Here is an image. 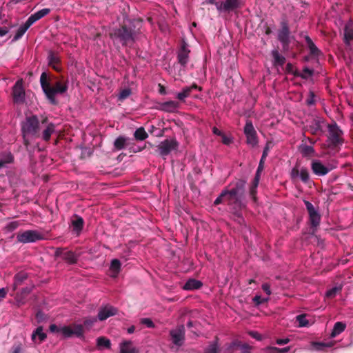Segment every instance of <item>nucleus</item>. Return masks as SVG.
<instances>
[{
    "instance_id": "obj_8",
    "label": "nucleus",
    "mask_w": 353,
    "mask_h": 353,
    "mask_svg": "<svg viewBox=\"0 0 353 353\" xmlns=\"http://www.w3.org/2000/svg\"><path fill=\"white\" fill-rule=\"evenodd\" d=\"M178 145V142L175 139H165L157 145V148L159 154L165 157L168 155L172 151L176 150Z\"/></svg>"
},
{
    "instance_id": "obj_22",
    "label": "nucleus",
    "mask_w": 353,
    "mask_h": 353,
    "mask_svg": "<svg viewBox=\"0 0 353 353\" xmlns=\"http://www.w3.org/2000/svg\"><path fill=\"white\" fill-rule=\"evenodd\" d=\"M189 53L190 50L188 49L186 43H183L178 54L179 62L181 65H185L188 63Z\"/></svg>"
},
{
    "instance_id": "obj_34",
    "label": "nucleus",
    "mask_w": 353,
    "mask_h": 353,
    "mask_svg": "<svg viewBox=\"0 0 353 353\" xmlns=\"http://www.w3.org/2000/svg\"><path fill=\"white\" fill-rule=\"evenodd\" d=\"M30 26H31L29 25L28 22L26 21L24 24L18 28L16 34L14 37V40H18L20 39Z\"/></svg>"
},
{
    "instance_id": "obj_16",
    "label": "nucleus",
    "mask_w": 353,
    "mask_h": 353,
    "mask_svg": "<svg viewBox=\"0 0 353 353\" xmlns=\"http://www.w3.org/2000/svg\"><path fill=\"white\" fill-rule=\"evenodd\" d=\"M118 310L111 305H105L100 308L97 317L100 321H104L108 318L114 316L117 314Z\"/></svg>"
},
{
    "instance_id": "obj_45",
    "label": "nucleus",
    "mask_w": 353,
    "mask_h": 353,
    "mask_svg": "<svg viewBox=\"0 0 353 353\" xmlns=\"http://www.w3.org/2000/svg\"><path fill=\"white\" fill-rule=\"evenodd\" d=\"M296 321L299 323V327H305L308 325L309 322L306 319L305 314H299L296 317Z\"/></svg>"
},
{
    "instance_id": "obj_24",
    "label": "nucleus",
    "mask_w": 353,
    "mask_h": 353,
    "mask_svg": "<svg viewBox=\"0 0 353 353\" xmlns=\"http://www.w3.org/2000/svg\"><path fill=\"white\" fill-rule=\"evenodd\" d=\"M203 283L200 281L194 279H190L184 284L183 289L185 290H198L202 286Z\"/></svg>"
},
{
    "instance_id": "obj_15",
    "label": "nucleus",
    "mask_w": 353,
    "mask_h": 353,
    "mask_svg": "<svg viewBox=\"0 0 353 353\" xmlns=\"http://www.w3.org/2000/svg\"><path fill=\"white\" fill-rule=\"evenodd\" d=\"M12 95L14 102L21 103L23 101L25 98V92L23 88V83L21 80L17 81L15 85H14Z\"/></svg>"
},
{
    "instance_id": "obj_47",
    "label": "nucleus",
    "mask_w": 353,
    "mask_h": 353,
    "mask_svg": "<svg viewBox=\"0 0 353 353\" xmlns=\"http://www.w3.org/2000/svg\"><path fill=\"white\" fill-rule=\"evenodd\" d=\"M114 145L117 150L123 149L125 145V139L121 137H118L115 140Z\"/></svg>"
},
{
    "instance_id": "obj_62",
    "label": "nucleus",
    "mask_w": 353,
    "mask_h": 353,
    "mask_svg": "<svg viewBox=\"0 0 353 353\" xmlns=\"http://www.w3.org/2000/svg\"><path fill=\"white\" fill-rule=\"evenodd\" d=\"M7 290L5 288L0 289V301H1L6 296Z\"/></svg>"
},
{
    "instance_id": "obj_32",
    "label": "nucleus",
    "mask_w": 353,
    "mask_h": 353,
    "mask_svg": "<svg viewBox=\"0 0 353 353\" xmlns=\"http://www.w3.org/2000/svg\"><path fill=\"white\" fill-rule=\"evenodd\" d=\"M272 55L274 59V64L276 65H283L285 63V58L281 55L277 50H273Z\"/></svg>"
},
{
    "instance_id": "obj_52",
    "label": "nucleus",
    "mask_w": 353,
    "mask_h": 353,
    "mask_svg": "<svg viewBox=\"0 0 353 353\" xmlns=\"http://www.w3.org/2000/svg\"><path fill=\"white\" fill-rule=\"evenodd\" d=\"M141 323L146 325L148 327L152 328L154 327V323L149 318H143L141 319Z\"/></svg>"
},
{
    "instance_id": "obj_48",
    "label": "nucleus",
    "mask_w": 353,
    "mask_h": 353,
    "mask_svg": "<svg viewBox=\"0 0 353 353\" xmlns=\"http://www.w3.org/2000/svg\"><path fill=\"white\" fill-rule=\"evenodd\" d=\"M312 70L305 68L303 69V72L301 73L295 72L294 74L296 76H300L303 79H307L308 77H311L312 74Z\"/></svg>"
},
{
    "instance_id": "obj_53",
    "label": "nucleus",
    "mask_w": 353,
    "mask_h": 353,
    "mask_svg": "<svg viewBox=\"0 0 353 353\" xmlns=\"http://www.w3.org/2000/svg\"><path fill=\"white\" fill-rule=\"evenodd\" d=\"M300 167L299 166H295L294 168H293L290 172V176H291V178L292 179H296L297 177H299V170H300Z\"/></svg>"
},
{
    "instance_id": "obj_25",
    "label": "nucleus",
    "mask_w": 353,
    "mask_h": 353,
    "mask_svg": "<svg viewBox=\"0 0 353 353\" xmlns=\"http://www.w3.org/2000/svg\"><path fill=\"white\" fill-rule=\"evenodd\" d=\"M194 89H198L199 90H201V88L197 86L195 84H194V85H192V86H190V87H186V88L183 89L182 92H179L177 94V98L179 100H181V101L184 100L186 97L190 96V92Z\"/></svg>"
},
{
    "instance_id": "obj_42",
    "label": "nucleus",
    "mask_w": 353,
    "mask_h": 353,
    "mask_svg": "<svg viewBox=\"0 0 353 353\" xmlns=\"http://www.w3.org/2000/svg\"><path fill=\"white\" fill-rule=\"evenodd\" d=\"M299 172H300L299 177H300L302 181L307 183L309 180V173L307 169L301 167Z\"/></svg>"
},
{
    "instance_id": "obj_43",
    "label": "nucleus",
    "mask_w": 353,
    "mask_h": 353,
    "mask_svg": "<svg viewBox=\"0 0 353 353\" xmlns=\"http://www.w3.org/2000/svg\"><path fill=\"white\" fill-rule=\"evenodd\" d=\"M345 41L347 43L353 39V30L349 26H345L344 30Z\"/></svg>"
},
{
    "instance_id": "obj_18",
    "label": "nucleus",
    "mask_w": 353,
    "mask_h": 353,
    "mask_svg": "<svg viewBox=\"0 0 353 353\" xmlns=\"http://www.w3.org/2000/svg\"><path fill=\"white\" fill-rule=\"evenodd\" d=\"M178 108L179 103L174 101H168L159 103V109L168 112H173L176 111Z\"/></svg>"
},
{
    "instance_id": "obj_56",
    "label": "nucleus",
    "mask_w": 353,
    "mask_h": 353,
    "mask_svg": "<svg viewBox=\"0 0 353 353\" xmlns=\"http://www.w3.org/2000/svg\"><path fill=\"white\" fill-rule=\"evenodd\" d=\"M262 288V290L268 294V295H270L272 294V292L270 290V285L267 283H265L262 285L261 286Z\"/></svg>"
},
{
    "instance_id": "obj_37",
    "label": "nucleus",
    "mask_w": 353,
    "mask_h": 353,
    "mask_svg": "<svg viewBox=\"0 0 353 353\" xmlns=\"http://www.w3.org/2000/svg\"><path fill=\"white\" fill-rule=\"evenodd\" d=\"M134 137L137 140L143 141L146 139L148 137V133L145 132V129L142 127L138 128L134 134Z\"/></svg>"
},
{
    "instance_id": "obj_19",
    "label": "nucleus",
    "mask_w": 353,
    "mask_h": 353,
    "mask_svg": "<svg viewBox=\"0 0 353 353\" xmlns=\"http://www.w3.org/2000/svg\"><path fill=\"white\" fill-rule=\"evenodd\" d=\"M49 8H43L29 17L27 21L32 26L34 22L46 16L50 12Z\"/></svg>"
},
{
    "instance_id": "obj_4",
    "label": "nucleus",
    "mask_w": 353,
    "mask_h": 353,
    "mask_svg": "<svg viewBox=\"0 0 353 353\" xmlns=\"http://www.w3.org/2000/svg\"><path fill=\"white\" fill-rule=\"evenodd\" d=\"M243 0H223L216 3V8L219 12H230L243 6Z\"/></svg>"
},
{
    "instance_id": "obj_39",
    "label": "nucleus",
    "mask_w": 353,
    "mask_h": 353,
    "mask_svg": "<svg viewBox=\"0 0 353 353\" xmlns=\"http://www.w3.org/2000/svg\"><path fill=\"white\" fill-rule=\"evenodd\" d=\"M309 215H310V220L311 221L312 225L314 227L317 226L319 224L320 220H321V217H320V215L318 213V212L315 211V212L309 213Z\"/></svg>"
},
{
    "instance_id": "obj_14",
    "label": "nucleus",
    "mask_w": 353,
    "mask_h": 353,
    "mask_svg": "<svg viewBox=\"0 0 353 353\" xmlns=\"http://www.w3.org/2000/svg\"><path fill=\"white\" fill-rule=\"evenodd\" d=\"M56 256L68 263H77L78 262L77 256L74 252L66 250H57Z\"/></svg>"
},
{
    "instance_id": "obj_41",
    "label": "nucleus",
    "mask_w": 353,
    "mask_h": 353,
    "mask_svg": "<svg viewBox=\"0 0 353 353\" xmlns=\"http://www.w3.org/2000/svg\"><path fill=\"white\" fill-rule=\"evenodd\" d=\"M342 290V286H335L330 290H327L326 292V296L327 298H334L338 292H340Z\"/></svg>"
},
{
    "instance_id": "obj_38",
    "label": "nucleus",
    "mask_w": 353,
    "mask_h": 353,
    "mask_svg": "<svg viewBox=\"0 0 353 353\" xmlns=\"http://www.w3.org/2000/svg\"><path fill=\"white\" fill-rule=\"evenodd\" d=\"M36 336H38L39 342L43 341L47 337L46 334L44 332H43L42 327H38L36 329L35 332H33V334H32V340L35 339Z\"/></svg>"
},
{
    "instance_id": "obj_23",
    "label": "nucleus",
    "mask_w": 353,
    "mask_h": 353,
    "mask_svg": "<svg viewBox=\"0 0 353 353\" xmlns=\"http://www.w3.org/2000/svg\"><path fill=\"white\" fill-rule=\"evenodd\" d=\"M121 353H138V350L132 345L130 341H125L120 344Z\"/></svg>"
},
{
    "instance_id": "obj_26",
    "label": "nucleus",
    "mask_w": 353,
    "mask_h": 353,
    "mask_svg": "<svg viewBox=\"0 0 353 353\" xmlns=\"http://www.w3.org/2000/svg\"><path fill=\"white\" fill-rule=\"evenodd\" d=\"M345 327L346 324L343 322L338 321L335 323L333 330L330 334V336L332 338L336 337V336L342 333L345 330Z\"/></svg>"
},
{
    "instance_id": "obj_10",
    "label": "nucleus",
    "mask_w": 353,
    "mask_h": 353,
    "mask_svg": "<svg viewBox=\"0 0 353 353\" xmlns=\"http://www.w3.org/2000/svg\"><path fill=\"white\" fill-rule=\"evenodd\" d=\"M61 333L65 338H70L73 335L80 337L83 334V325L73 324L70 326H63L61 327Z\"/></svg>"
},
{
    "instance_id": "obj_11",
    "label": "nucleus",
    "mask_w": 353,
    "mask_h": 353,
    "mask_svg": "<svg viewBox=\"0 0 353 353\" xmlns=\"http://www.w3.org/2000/svg\"><path fill=\"white\" fill-rule=\"evenodd\" d=\"M252 347L247 343L235 341L228 345L227 353H251Z\"/></svg>"
},
{
    "instance_id": "obj_44",
    "label": "nucleus",
    "mask_w": 353,
    "mask_h": 353,
    "mask_svg": "<svg viewBox=\"0 0 353 353\" xmlns=\"http://www.w3.org/2000/svg\"><path fill=\"white\" fill-rule=\"evenodd\" d=\"M121 271V266H109L107 274L111 277H116Z\"/></svg>"
},
{
    "instance_id": "obj_2",
    "label": "nucleus",
    "mask_w": 353,
    "mask_h": 353,
    "mask_svg": "<svg viewBox=\"0 0 353 353\" xmlns=\"http://www.w3.org/2000/svg\"><path fill=\"white\" fill-rule=\"evenodd\" d=\"M228 203L230 205H234V210H236L242 208L241 202L238 196V190L232 188L230 190H223L221 194L214 201L215 205H219L221 203Z\"/></svg>"
},
{
    "instance_id": "obj_60",
    "label": "nucleus",
    "mask_w": 353,
    "mask_h": 353,
    "mask_svg": "<svg viewBox=\"0 0 353 353\" xmlns=\"http://www.w3.org/2000/svg\"><path fill=\"white\" fill-rule=\"evenodd\" d=\"M50 331L53 333H59L61 332V327L59 328L55 324H52L50 325Z\"/></svg>"
},
{
    "instance_id": "obj_6",
    "label": "nucleus",
    "mask_w": 353,
    "mask_h": 353,
    "mask_svg": "<svg viewBox=\"0 0 353 353\" xmlns=\"http://www.w3.org/2000/svg\"><path fill=\"white\" fill-rule=\"evenodd\" d=\"M185 329L183 325H179L170 331V336L173 344L181 347L185 341Z\"/></svg>"
},
{
    "instance_id": "obj_29",
    "label": "nucleus",
    "mask_w": 353,
    "mask_h": 353,
    "mask_svg": "<svg viewBox=\"0 0 353 353\" xmlns=\"http://www.w3.org/2000/svg\"><path fill=\"white\" fill-rule=\"evenodd\" d=\"M48 59L50 66H52L55 70H59L60 68L58 65L59 58L57 54H54L53 52H50Z\"/></svg>"
},
{
    "instance_id": "obj_36",
    "label": "nucleus",
    "mask_w": 353,
    "mask_h": 353,
    "mask_svg": "<svg viewBox=\"0 0 353 353\" xmlns=\"http://www.w3.org/2000/svg\"><path fill=\"white\" fill-rule=\"evenodd\" d=\"M300 151L303 155L306 157H312L314 155V149L312 146L307 145H302Z\"/></svg>"
},
{
    "instance_id": "obj_46",
    "label": "nucleus",
    "mask_w": 353,
    "mask_h": 353,
    "mask_svg": "<svg viewBox=\"0 0 353 353\" xmlns=\"http://www.w3.org/2000/svg\"><path fill=\"white\" fill-rule=\"evenodd\" d=\"M131 93H132V92L130 88H125L119 92L118 99L119 101H122L125 100V99H127L128 97H129L130 96Z\"/></svg>"
},
{
    "instance_id": "obj_40",
    "label": "nucleus",
    "mask_w": 353,
    "mask_h": 353,
    "mask_svg": "<svg viewBox=\"0 0 353 353\" xmlns=\"http://www.w3.org/2000/svg\"><path fill=\"white\" fill-rule=\"evenodd\" d=\"M290 347L279 348L276 347H268L266 349L267 353H286L290 350Z\"/></svg>"
},
{
    "instance_id": "obj_7",
    "label": "nucleus",
    "mask_w": 353,
    "mask_h": 353,
    "mask_svg": "<svg viewBox=\"0 0 353 353\" xmlns=\"http://www.w3.org/2000/svg\"><path fill=\"white\" fill-rule=\"evenodd\" d=\"M244 134L248 145L254 147L258 143L256 132L251 121H247L244 127Z\"/></svg>"
},
{
    "instance_id": "obj_35",
    "label": "nucleus",
    "mask_w": 353,
    "mask_h": 353,
    "mask_svg": "<svg viewBox=\"0 0 353 353\" xmlns=\"http://www.w3.org/2000/svg\"><path fill=\"white\" fill-rule=\"evenodd\" d=\"M204 353H219L218 337L215 338V341L211 343L205 350Z\"/></svg>"
},
{
    "instance_id": "obj_55",
    "label": "nucleus",
    "mask_w": 353,
    "mask_h": 353,
    "mask_svg": "<svg viewBox=\"0 0 353 353\" xmlns=\"http://www.w3.org/2000/svg\"><path fill=\"white\" fill-rule=\"evenodd\" d=\"M305 205L308 211V213H311V212L316 211L315 210L314 207L313 206V205L310 202H309L307 201H305Z\"/></svg>"
},
{
    "instance_id": "obj_3",
    "label": "nucleus",
    "mask_w": 353,
    "mask_h": 353,
    "mask_svg": "<svg viewBox=\"0 0 353 353\" xmlns=\"http://www.w3.org/2000/svg\"><path fill=\"white\" fill-rule=\"evenodd\" d=\"M110 37L113 40H119L123 45L130 44L134 40L132 32L125 27L115 30L110 34Z\"/></svg>"
},
{
    "instance_id": "obj_31",
    "label": "nucleus",
    "mask_w": 353,
    "mask_h": 353,
    "mask_svg": "<svg viewBox=\"0 0 353 353\" xmlns=\"http://www.w3.org/2000/svg\"><path fill=\"white\" fill-rule=\"evenodd\" d=\"M97 345L99 348L110 349L111 347L110 340L105 336L98 337L97 339Z\"/></svg>"
},
{
    "instance_id": "obj_63",
    "label": "nucleus",
    "mask_w": 353,
    "mask_h": 353,
    "mask_svg": "<svg viewBox=\"0 0 353 353\" xmlns=\"http://www.w3.org/2000/svg\"><path fill=\"white\" fill-rule=\"evenodd\" d=\"M8 32V30L6 28H0V37L6 35Z\"/></svg>"
},
{
    "instance_id": "obj_28",
    "label": "nucleus",
    "mask_w": 353,
    "mask_h": 353,
    "mask_svg": "<svg viewBox=\"0 0 353 353\" xmlns=\"http://www.w3.org/2000/svg\"><path fill=\"white\" fill-rule=\"evenodd\" d=\"M28 278L27 273L24 272H20L14 276V290H16L17 286L22 284V283Z\"/></svg>"
},
{
    "instance_id": "obj_1",
    "label": "nucleus",
    "mask_w": 353,
    "mask_h": 353,
    "mask_svg": "<svg viewBox=\"0 0 353 353\" xmlns=\"http://www.w3.org/2000/svg\"><path fill=\"white\" fill-rule=\"evenodd\" d=\"M41 86L48 99L52 104H57L55 98L57 94H64L68 90V83L66 81H57L54 85H51L47 74L43 72L40 77Z\"/></svg>"
},
{
    "instance_id": "obj_9",
    "label": "nucleus",
    "mask_w": 353,
    "mask_h": 353,
    "mask_svg": "<svg viewBox=\"0 0 353 353\" xmlns=\"http://www.w3.org/2000/svg\"><path fill=\"white\" fill-rule=\"evenodd\" d=\"M39 128V120L37 117L32 116L26 118L22 125V130L24 135L35 134Z\"/></svg>"
},
{
    "instance_id": "obj_54",
    "label": "nucleus",
    "mask_w": 353,
    "mask_h": 353,
    "mask_svg": "<svg viewBox=\"0 0 353 353\" xmlns=\"http://www.w3.org/2000/svg\"><path fill=\"white\" fill-rule=\"evenodd\" d=\"M32 291V288L26 287L22 289L21 292V298H25Z\"/></svg>"
},
{
    "instance_id": "obj_50",
    "label": "nucleus",
    "mask_w": 353,
    "mask_h": 353,
    "mask_svg": "<svg viewBox=\"0 0 353 353\" xmlns=\"http://www.w3.org/2000/svg\"><path fill=\"white\" fill-rule=\"evenodd\" d=\"M12 156L8 154L5 157L0 158V168L3 167L6 164L10 163L12 161Z\"/></svg>"
},
{
    "instance_id": "obj_49",
    "label": "nucleus",
    "mask_w": 353,
    "mask_h": 353,
    "mask_svg": "<svg viewBox=\"0 0 353 353\" xmlns=\"http://www.w3.org/2000/svg\"><path fill=\"white\" fill-rule=\"evenodd\" d=\"M97 322V318L95 317H89L84 320L83 321V326H85L87 328L91 327L94 323Z\"/></svg>"
},
{
    "instance_id": "obj_13",
    "label": "nucleus",
    "mask_w": 353,
    "mask_h": 353,
    "mask_svg": "<svg viewBox=\"0 0 353 353\" xmlns=\"http://www.w3.org/2000/svg\"><path fill=\"white\" fill-rule=\"evenodd\" d=\"M311 168L315 174L324 176L332 170L334 167L331 165H323L320 161L314 160L312 162Z\"/></svg>"
},
{
    "instance_id": "obj_5",
    "label": "nucleus",
    "mask_w": 353,
    "mask_h": 353,
    "mask_svg": "<svg viewBox=\"0 0 353 353\" xmlns=\"http://www.w3.org/2000/svg\"><path fill=\"white\" fill-rule=\"evenodd\" d=\"M42 239V234L36 230H26L17 235V241L22 243H33Z\"/></svg>"
},
{
    "instance_id": "obj_33",
    "label": "nucleus",
    "mask_w": 353,
    "mask_h": 353,
    "mask_svg": "<svg viewBox=\"0 0 353 353\" xmlns=\"http://www.w3.org/2000/svg\"><path fill=\"white\" fill-rule=\"evenodd\" d=\"M83 225V220L81 217L76 216L72 221V226L73 228V230L76 231L77 233H79V232L81 230Z\"/></svg>"
},
{
    "instance_id": "obj_21",
    "label": "nucleus",
    "mask_w": 353,
    "mask_h": 353,
    "mask_svg": "<svg viewBox=\"0 0 353 353\" xmlns=\"http://www.w3.org/2000/svg\"><path fill=\"white\" fill-rule=\"evenodd\" d=\"M49 8H43L29 17L27 21L32 26L34 22L46 16L50 12Z\"/></svg>"
},
{
    "instance_id": "obj_17",
    "label": "nucleus",
    "mask_w": 353,
    "mask_h": 353,
    "mask_svg": "<svg viewBox=\"0 0 353 353\" xmlns=\"http://www.w3.org/2000/svg\"><path fill=\"white\" fill-rule=\"evenodd\" d=\"M279 40L283 43V48L288 47L290 42V31L286 25L283 26L278 34Z\"/></svg>"
},
{
    "instance_id": "obj_30",
    "label": "nucleus",
    "mask_w": 353,
    "mask_h": 353,
    "mask_svg": "<svg viewBox=\"0 0 353 353\" xmlns=\"http://www.w3.org/2000/svg\"><path fill=\"white\" fill-rule=\"evenodd\" d=\"M55 131V125L53 123L48 124L46 128L43 130L42 134V138L45 141H48L51 137V135Z\"/></svg>"
},
{
    "instance_id": "obj_57",
    "label": "nucleus",
    "mask_w": 353,
    "mask_h": 353,
    "mask_svg": "<svg viewBox=\"0 0 353 353\" xmlns=\"http://www.w3.org/2000/svg\"><path fill=\"white\" fill-rule=\"evenodd\" d=\"M222 142L225 145H230L232 142V139L222 134Z\"/></svg>"
},
{
    "instance_id": "obj_58",
    "label": "nucleus",
    "mask_w": 353,
    "mask_h": 353,
    "mask_svg": "<svg viewBox=\"0 0 353 353\" xmlns=\"http://www.w3.org/2000/svg\"><path fill=\"white\" fill-rule=\"evenodd\" d=\"M306 103L309 105L314 104V94L312 92H310V95Z\"/></svg>"
},
{
    "instance_id": "obj_59",
    "label": "nucleus",
    "mask_w": 353,
    "mask_h": 353,
    "mask_svg": "<svg viewBox=\"0 0 353 353\" xmlns=\"http://www.w3.org/2000/svg\"><path fill=\"white\" fill-rule=\"evenodd\" d=\"M290 342V339L288 338L285 339H278L276 340V343L279 345H283L288 343Z\"/></svg>"
},
{
    "instance_id": "obj_64",
    "label": "nucleus",
    "mask_w": 353,
    "mask_h": 353,
    "mask_svg": "<svg viewBox=\"0 0 353 353\" xmlns=\"http://www.w3.org/2000/svg\"><path fill=\"white\" fill-rule=\"evenodd\" d=\"M212 131H213V133L216 134V135H219V136H221L222 135V132L218 129L216 128V127H214L213 129H212Z\"/></svg>"
},
{
    "instance_id": "obj_27",
    "label": "nucleus",
    "mask_w": 353,
    "mask_h": 353,
    "mask_svg": "<svg viewBox=\"0 0 353 353\" xmlns=\"http://www.w3.org/2000/svg\"><path fill=\"white\" fill-rule=\"evenodd\" d=\"M305 41L310 51V54L313 56L318 57L321 52L308 36L305 37Z\"/></svg>"
},
{
    "instance_id": "obj_20",
    "label": "nucleus",
    "mask_w": 353,
    "mask_h": 353,
    "mask_svg": "<svg viewBox=\"0 0 353 353\" xmlns=\"http://www.w3.org/2000/svg\"><path fill=\"white\" fill-rule=\"evenodd\" d=\"M49 8H43L29 17L27 21L32 26L34 22L46 16L50 12Z\"/></svg>"
},
{
    "instance_id": "obj_51",
    "label": "nucleus",
    "mask_w": 353,
    "mask_h": 353,
    "mask_svg": "<svg viewBox=\"0 0 353 353\" xmlns=\"http://www.w3.org/2000/svg\"><path fill=\"white\" fill-rule=\"evenodd\" d=\"M252 301L255 305L258 306L259 305H261L268 301V299L261 298L259 295H256L253 299Z\"/></svg>"
},
{
    "instance_id": "obj_61",
    "label": "nucleus",
    "mask_w": 353,
    "mask_h": 353,
    "mask_svg": "<svg viewBox=\"0 0 353 353\" xmlns=\"http://www.w3.org/2000/svg\"><path fill=\"white\" fill-rule=\"evenodd\" d=\"M250 335L253 338V339H256L257 341H261L262 339V336H261V334L259 333H258L257 332H250Z\"/></svg>"
},
{
    "instance_id": "obj_12",
    "label": "nucleus",
    "mask_w": 353,
    "mask_h": 353,
    "mask_svg": "<svg viewBox=\"0 0 353 353\" xmlns=\"http://www.w3.org/2000/svg\"><path fill=\"white\" fill-rule=\"evenodd\" d=\"M328 141L329 145L336 146L341 143V131L336 124L330 125L328 128Z\"/></svg>"
}]
</instances>
